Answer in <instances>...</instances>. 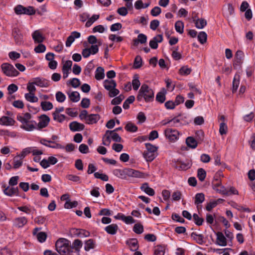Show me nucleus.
<instances>
[{
  "label": "nucleus",
  "instance_id": "f257e3e1",
  "mask_svg": "<svg viewBox=\"0 0 255 255\" xmlns=\"http://www.w3.org/2000/svg\"><path fill=\"white\" fill-rule=\"evenodd\" d=\"M82 246V242L79 239L75 240L72 244L65 238H59L55 243L56 250L60 255H80Z\"/></svg>",
  "mask_w": 255,
  "mask_h": 255
},
{
  "label": "nucleus",
  "instance_id": "f03ea898",
  "mask_svg": "<svg viewBox=\"0 0 255 255\" xmlns=\"http://www.w3.org/2000/svg\"><path fill=\"white\" fill-rule=\"evenodd\" d=\"M143 99L147 103L152 102L154 100V92L146 84L142 85L136 97L138 101H141Z\"/></svg>",
  "mask_w": 255,
  "mask_h": 255
},
{
  "label": "nucleus",
  "instance_id": "7ed1b4c3",
  "mask_svg": "<svg viewBox=\"0 0 255 255\" xmlns=\"http://www.w3.org/2000/svg\"><path fill=\"white\" fill-rule=\"evenodd\" d=\"M111 138L115 142H121L122 138L114 131L108 130L106 131L103 137L102 144L106 146H109L111 143Z\"/></svg>",
  "mask_w": 255,
  "mask_h": 255
},
{
  "label": "nucleus",
  "instance_id": "20e7f679",
  "mask_svg": "<svg viewBox=\"0 0 255 255\" xmlns=\"http://www.w3.org/2000/svg\"><path fill=\"white\" fill-rule=\"evenodd\" d=\"M146 150L143 153V157L147 161L151 162L156 157L157 148L150 143L145 144Z\"/></svg>",
  "mask_w": 255,
  "mask_h": 255
},
{
  "label": "nucleus",
  "instance_id": "39448f33",
  "mask_svg": "<svg viewBox=\"0 0 255 255\" xmlns=\"http://www.w3.org/2000/svg\"><path fill=\"white\" fill-rule=\"evenodd\" d=\"M1 69L3 73L8 77L17 76L19 72L13 67V66L8 63H4L1 65Z\"/></svg>",
  "mask_w": 255,
  "mask_h": 255
},
{
  "label": "nucleus",
  "instance_id": "423d86ee",
  "mask_svg": "<svg viewBox=\"0 0 255 255\" xmlns=\"http://www.w3.org/2000/svg\"><path fill=\"white\" fill-rule=\"evenodd\" d=\"M245 55L243 51L238 50L237 51L233 63V66L235 69H240L243 63Z\"/></svg>",
  "mask_w": 255,
  "mask_h": 255
},
{
  "label": "nucleus",
  "instance_id": "0eeeda50",
  "mask_svg": "<svg viewBox=\"0 0 255 255\" xmlns=\"http://www.w3.org/2000/svg\"><path fill=\"white\" fill-rule=\"evenodd\" d=\"M125 172L126 178L128 177L143 178L144 177V173L138 170H135L131 168H124Z\"/></svg>",
  "mask_w": 255,
  "mask_h": 255
},
{
  "label": "nucleus",
  "instance_id": "6e6552de",
  "mask_svg": "<svg viewBox=\"0 0 255 255\" xmlns=\"http://www.w3.org/2000/svg\"><path fill=\"white\" fill-rule=\"evenodd\" d=\"M12 36L17 44H20L23 41V34L17 27H14L12 30Z\"/></svg>",
  "mask_w": 255,
  "mask_h": 255
},
{
  "label": "nucleus",
  "instance_id": "1a4fd4ad",
  "mask_svg": "<svg viewBox=\"0 0 255 255\" xmlns=\"http://www.w3.org/2000/svg\"><path fill=\"white\" fill-rule=\"evenodd\" d=\"M164 134L166 138L170 141H175L179 135V132L176 129L172 128H167L164 130Z\"/></svg>",
  "mask_w": 255,
  "mask_h": 255
},
{
  "label": "nucleus",
  "instance_id": "9d476101",
  "mask_svg": "<svg viewBox=\"0 0 255 255\" xmlns=\"http://www.w3.org/2000/svg\"><path fill=\"white\" fill-rule=\"evenodd\" d=\"M40 142L48 147L52 148H59V149H64V146L62 145L59 143H57L55 142V141L53 140H48L46 139H42L40 140Z\"/></svg>",
  "mask_w": 255,
  "mask_h": 255
},
{
  "label": "nucleus",
  "instance_id": "9b49d317",
  "mask_svg": "<svg viewBox=\"0 0 255 255\" xmlns=\"http://www.w3.org/2000/svg\"><path fill=\"white\" fill-rule=\"evenodd\" d=\"M40 142L48 147L52 148H59V149H64V146L62 145L59 143H57L55 142V141L53 140H48L46 139H42L40 140Z\"/></svg>",
  "mask_w": 255,
  "mask_h": 255
},
{
  "label": "nucleus",
  "instance_id": "f8f14e48",
  "mask_svg": "<svg viewBox=\"0 0 255 255\" xmlns=\"http://www.w3.org/2000/svg\"><path fill=\"white\" fill-rule=\"evenodd\" d=\"M32 83L40 87H48L50 85L49 81L40 77L33 78Z\"/></svg>",
  "mask_w": 255,
  "mask_h": 255
},
{
  "label": "nucleus",
  "instance_id": "ddd939ff",
  "mask_svg": "<svg viewBox=\"0 0 255 255\" xmlns=\"http://www.w3.org/2000/svg\"><path fill=\"white\" fill-rule=\"evenodd\" d=\"M50 122V118L46 115H42L39 117V122L37 124L39 129H41L46 127Z\"/></svg>",
  "mask_w": 255,
  "mask_h": 255
},
{
  "label": "nucleus",
  "instance_id": "4468645a",
  "mask_svg": "<svg viewBox=\"0 0 255 255\" xmlns=\"http://www.w3.org/2000/svg\"><path fill=\"white\" fill-rule=\"evenodd\" d=\"M126 244L129 247L131 251H136L138 249L139 246L138 241L135 238H132L126 241Z\"/></svg>",
  "mask_w": 255,
  "mask_h": 255
},
{
  "label": "nucleus",
  "instance_id": "2eb2a0df",
  "mask_svg": "<svg viewBox=\"0 0 255 255\" xmlns=\"http://www.w3.org/2000/svg\"><path fill=\"white\" fill-rule=\"evenodd\" d=\"M27 223V219L24 217L16 218L13 220V226L16 228H22Z\"/></svg>",
  "mask_w": 255,
  "mask_h": 255
},
{
  "label": "nucleus",
  "instance_id": "dca6fc26",
  "mask_svg": "<svg viewBox=\"0 0 255 255\" xmlns=\"http://www.w3.org/2000/svg\"><path fill=\"white\" fill-rule=\"evenodd\" d=\"M69 128L73 131H81L84 129L85 126L83 124L74 121L69 124Z\"/></svg>",
  "mask_w": 255,
  "mask_h": 255
},
{
  "label": "nucleus",
  "instance_id": "f3484780",
  "mask_svg": "<svg viewBox=\"0 0 255 255\" xmlns=\"http://www.w3.org/2000/svg\"><path fill=\"white\" fill-rule=\"evenodd\" d=\"M100 118V116L99 114H90L85 121V123L88 125L96 124Z\"/></svg>",
  "mask_w": 255,
  "mask_h": 255
},
{
  "label": "nucleus",
  "instance_id": "a211bd4d",
  "mask_svg": "<svg viewBox=\"0 0 255 255\" xmlns=\"http://www.w3.org/2000/svg\"><path fill=\"white\" fill-rule=\"evenodd\" d=\"M4 193L8 196L18 195V189L16 187L8 186L3 190Z\"/></svg>",
  "mask_w": 255,
  "mask_h": 255
},
{
  "label": "nucleus",
  "instance_id": "6ab92c4d",
  "mask_svg": "<svg viewBox=\"0 0 255 255\" xmlns=\"http://www.w3.org/2000/svg\"><path fill=\"white\" fill-rule=\"evenodd\" d=\"M217 240L216 244L221 246H226L227 245V240L222 232H218L216 233Z\"/></svg>",
  "mask_w": 255,
  "mask_h": 255
},
{
  "label": "nucleus",
  "instance_id": "aec40b11",
  "mask_svg": "<svg viewBox=\"0 0 255 255\" xmlns=\"http://www.w3.org/2000/svg\"><path fill=\"white\" fill-rule=\"evenodd\" d=\"M74 235L80 238H85L90 236V233L89 231L81 229H74L73 230Z\"/></svg>",
  "mask_w": 255,
  "mask_h": 255
},
{
  "label": "nucleus",
  "instance_id": "412c9836",
  "mask_svg": "<svg viewBox=\"0 0 255 255\" xmlns=\"http://www.w3.org/2000/svg\"><path fill=\"white\" fill-rule=\"evenodd\" d=\"M32 37L35 43H41L44 40V37L39 30L34 31L32 34Z\"/></svg>",
  "mask_w": 255,
  "mask_h": 255
},
{
  "label": "nucleus",
  "instance_id": "4be33fe9",
  "mask_svg": "<svg viewBox=\"0 0 255 255\" xmlns=\"http://www.w3.org/2000/svg\"><path fill=\"white\" fill-rule=\"evenodd\" d=\"M166 90L163 88L156 96V101L161 104L163 103L166 100Z\"/></svg>",
  "mask_w": 255,
  "mask_h": 255
},
{
  "label": "nucleus",
  "instance_id": "5701e85b",
  "mask_svg": "<svg viewBox=\"0 0 255 255\" xmlns=\"http://www.w3.org/2000/svg\"><path fill=\"white\" fill-rule=\"evenodd\" d=\"M15 123L14 120L11 118L2 116L0 118V125L6 126H12Z\"/></svg>",
  "mask_w": 255,
  "mask_h": 255
},
{
  "label": "nucleus",
  "instance_id": "b1692460",
  "mask_svg": "<svg viewBox=\"0 0 255 255\" xmlns=\"http://www.w3.org/2000/svg\"><path fill=\"white\" fill-rule=\"evenodd\" d=\"M119 229L118 226L116 224H112L105 227V231L110 235H115Z\"/></svg>",
  "mask_w": 255,
  "mask_h": 255
},
{
  "label": "nucleus",
  "instance_id": "393cba45",
  "mask_svg": "<svg viewBox=\"0 0 255 255\" xmlns=\"http://www.w3.org/2000/svg\"><path fill=\"white\" fill-rule=\"evenodd\" d=\"M140 189L142 191H144L149 196H153L155 194L154 190L152 188L149 187L147 183H143L141 185Z\"/></svg>",
  "mask_w": 255,
  "mask_h": 255
},
{
  "label": "nucleus",
  "instance_id": "a878e982",
  "mask_svg": "<svg viewBox=\"0 0 255 255\" xmlns=\"http://www.w3.org/2000/svg\"><path fill=\"white\" fill-rule=\"evenodd\" d=\"M117 83L114 80H105L104 81V86L105 88L109 91L113 88H116Z\"/></svg>",
  "mask_w": 255,
  "mask_h": 255
},
{
  "label": "nucleus",
  "instance_id": "bb28decb",
  "mask_svg": "<svg viewBox=\"0 0 255 255\" xmlns=\"http://www.w3.org/2000/svg\"><path fill=\"white\" fill-rule=\"evenodd\" d=\"M198 141L192 136H189L186 138L187 145L192 148H195L198 144Z\"/></svg>",
  "mask_w": 255,
  "mask_h": 255
},
{
  "label": "nucleus",
  "instance_id": "cd10ccee",
  "mask_svg": "<svg viewBox=\"0 0 255 255\" xmlns=\"http://www.w3.org/2000/svg\"><path fill=\"white\" fill-rule=\"evenodd\" d=\"M104 69L102 67H98L96 71L95 78L97 80H101L104 78Z\"/></svg>",
  "mask_w": 255,
  "mask_h": 255
},
{
  "label": "nucleus",
  "instance_id": "c85d7f7f",
  "mask_svg": "<svg viewBox=\"0 0 255 255\" xmlns=\"http://www.w3.org/2000/svg\"><path fill=\"white\" fill-rule=\"evenodd\" d=\"M240 84V76L239 75L236 74L234 76L233 81V87H232V92L235 93Z\"/></svg>",
  "mask_w": 255,
  "mask_h": 255
},
{
  "label": "nucleus",
  "instance_id": "c756f323",
  "mask_svg": "<svg viewBox=\"0 0 255 255\" xmlns=\"http://www.w3.org/2000/svg\"><path fill=\"white\" fill-rule=\"evenodd\" d=\"M95 243L93 239H89L85 243L84 249L86 251H89L95 248Z\"/></svg>",
  "mask_w": 255,
  "mask_h": 255
},
{
  "label": "nucleus",
  "instance_id": "7c9ffc66",
  "mask_svg": "<svg viewBox=\"0 0 255 255\" xmlns=\"http://www.w3.org/2000/svg\"><path fill=\"white\" fill-rule=\"evenodd\" d=\"M40 106L41 109L44 111H47L51 110L53 106L52 103L50 102L42 101L41 102Z\"/></svg>",
  "mask_w": 255,
  "mask_h": 255
},
{
  "label": "nucleus",
  "instance_id": "2f4dec72",
  "mask_svg": "<svg viewBox=\"0 0 255 255\" xmlns=\"http://www.w3.org/2000/svg\"><path fill=\"white\" fill-rule=\"evenodd\" d=\"M205 200V195L202 193H197L195 196V204L199 205L202 203Z\"/></svg>",
  "mask_w": 255,
  "mask_h": 255
},
{
  "label": "nucleus",
  "instance_id": "473e14b6",
  "mask_svg": "<svg viewBox=\"0 0 255 255\" xmlns=\"http://www.w3.org/2000/svg\"><path fill=\"white\" fill-rule=\"evenodd\" d=\"M20 128L27 131H31L35 128L31 121H27L24 125L20 126Z\"/></svg>",
  "mask_w": 255,
  "mask_h": 255
},
{
  "label": "nucleus",
  "instance_id": "72a5a7b5",
  "mask_svg": "<svg viewBox=\"0 0 255 255\" xmlns=\"http://www.w3.org/2000/svg\"><path fill=\"white\" fill-rule=\"evenodd\" d=\"M125 129L129 132H134L137 130V127L131 122H128L125 127Z\"/></svg>",
  "mask_w": 255,
  "mask_h": 255
},
{
  "label": "nucleus",
  "instance_id": "f704fd0d",
  "mask_svg": "<svg viewBox=\"0 0 255 255\" xmlns=\"http://www.w3.org/2000/svg\"><path fill=\"white\" fill-rule=\"evenodd\" d=\"M24 97L25 99L30 102H37L38 100V98L35 96L34 93H26Z\"/></svg>",
  "mask_w": 255,
  "mask_h": 255
},
{
  "label": "nucleus",
  "instance_id": "c9c22d12",
  "mask_svg": "<svg viewBox=\"0 0 255 255\" xmlns=\"http://www.w3.org/2000/svg\"><path fill=\"white\" fill-rule=\"evenodd\" d=\"M113 174L116 176H117L119 178H120L121 179H126L124 169H115L113 171Z\"/></svg>",
  "mask_w": 255,
  "mask_h": 255
},
{
  "label": "nucleus",
  "instance_id": "e433bc0d",
  "mask_svg": "<svg viewBox=\"0 0 255 255\" xmlns=\"http://www.w3.org/2000/svg\"><path fill=\"white\" fill-rule=\"evenodd\" d=\"M132 84L134 90H137L139 87L140 83L139 82V77L137 74L134 75L133 80L132 81Z\"/></svg>",
  "mask_w": 255,
  "mask_h": 255
},
{
  "label": "nucleus",
  "instance_id": "4c0bfd02",
  "mask_svg": "<svg viewBox=\"0 0 255 255\" xmlns=\"http://www.w3.org/2000/svg\"><path fill=\"white\" fill-rule=\"evenodd\" d=\"M207 35L204 31L200 32L198 35V39L201 44H204L206 42Z\"/></svg>",
  "mask_w": 255,
  "mask_h": 255
},
{
  "label": "nucleus",
  "instance_id": "58836bf2",
  "mask_svg": "<svg viewBox=\"0 0 255 255\" xmlns=\"http://www.w3.org/2000/svg\"><path fill=\"white\" fill-rule=\"evenodd\" d=\"M175 28L176 31L182 34L183 32V29H184V23L181 21H177L175 22Z\"/></svg>",
  "mask_w": 255,
  "mask_h": 255
},
{
  "label": "nucleus",
  "instance_id": "ea45409f",
  "mask_svg": "<svg viewBox=\"0 0 255 255\" xmlns=\"http://www.w3.org/2000/svg\"><path fill=\"white\" fill-rule=\"evenodd\" d=\"M191 237L196 241L197 243L199 244H202L203 243V236L201 234H197L196 233L193 232Z\"/></svg>",
  "mask_w": 255,
  "mask_h": 255
},
{
  "label": "nucleus",
  "instance_id": "a19ab883",
  "mask_svg": "<svg viewBox=\"0 0 255 255\" xmlns=\"http://www.w3.org/2000/svg\"><path fill=\"white\" fill-rule=\"evenodd\" d=\"M135 100L134 96H130L124 102L123 104V108L125 109H128L129 108V104L132 103Z\"/></svg>",
  "mask_w": 255,
  "mask_h": 255
},
{
  "label": "nucleus",
  "instance_id": "79ce46f5",
  "mask_svg": "<svg viewBox=\"0 0 255 255\" xmlns=\"http://www.w3.org/2000/svg\"><path fill=\"white\" fill-rule=\"evenodd\" d=\"M69 97L73 102H77L80 100V94L77 92H72L69 95Z\"/></svg>",
  "mask_w": 255,
  "mask_h": 255
},
{
  "label": "nucleus",
  "instance_id": "37998d69",
  "mask_svg": "<svg viewBox=\"0 0 255 255\" xmlns=\"http://www.w3.org/2000/svg\"><path fill=\"white\" fill-rule=\"evenodd\" d=\"M94 65L93 64L92 61H91L88 63L85 69H84V74L90 76L91 71L94 69Z\"/></svg>",
  "mask_w": 255,
  "mask_h": 255
},
{
  "label": "nucleus",
  "instance_id": "c03bdc74",
  "mask_svg": "<svg viewBox=\"0 0 255 255\" xmlns=\"http://www.w3.org/2000/svg\"><path fill=\"white\" fill-rule=\"evenodd\" d=\"M206 24V20L203 18L198 19L195 22L196 27L199 29L203 28Z\"/></svg>",
  "mask_w": 255,
  "mask_h": 255
},
{
  "label": "nucleus",
  "instance_id": "a18cd8bd",
  "mask_svg": "<svg viewBox=\"0 0 255 255\" xmlns=\"http://www.w3.org/2000/svg\"><path fill=\"white\" fill-rule=\"evenodd\" d=\"M143 226L140 224H134L133 231L134 233L137 234H141L143 232Z\"/></svg>",
  "mask_w": 255,
  "mask_h": 255
},
{
  "label": "nucleus",
  "instance_id": "49530a36",
  "mask_svg": "<svg viewBox=\"0 0 255 255\" xmlns=\"http://www.w3.org/2000/svg\"><path fill=\"white\" fill-rule=\"evenodd\" d=\"M165 249L164 247L157 246L154 251V255H164Z\"/></svg>",
  "mask_w": 255,
  "mask_h": 255
},
{
  "label": "nucleus",
  "instance_id": "de8ad7c7",
  "mask_svg": "<svg viewBox=\"0 0 255 255\" xmlns=\"http://www.w3.org/2000/svg\"><path fill=\"white\" fill-rule=\"evenodd\" d=\"M206 176V172L203 168H199L197 172V176L201 181L204 180Z\"/></svg>",
  "mask_w": 255,
  "mask_h": 255
},
{
  "label": "nucleus",
  "instance_id": "09e8293b",
  "mask_svg": "<svg viewBox=\"0 0 255 255\" xmlns=\"http://www.w3.org/2000/svg\"><path fill=\"white\" fill-rule=\"evenodd\" d=\"M99 18V15L94 14L86 22L85 26L87 27H90L96 20Z\"/></svg>",
  "mask_w": 255,
  "mask_h": 255
},
{
  "label": "nucleus",
  "instance_id": "8fccbe9b",
  "mask_svg": "<svg viewBox=\"0 0 255 255\" xmlns=\"http://www.w3.org/2000/svg\"><path fill=\"white\" fill-rule=\"evenodd\" d=\"M36 237L39 242L43 243L47 238V234L45 232H40L37 234Z\"/></svg>",
  "mask_w": 255,
  "mask_h": 255
},
{
  "label": "nucleus",
  "instance_id": "3c124183",
  "mask_svg": "<svg viewBox=\"0 0 255 255\" xmlns=\"http://www.w3.org/2000/svg\"><path fill=\"white\" fill-rule=\"evenodd\" d=\"M228 127L225 122H222L220 124L219 132L221 135L226 134L227 133Z\"/></svg>",
  "mask_w": 255,
  "mask_h": 255
},
{
  "label": "nucleus",
  "instance_id": "603ef678",
  "mask_svg": "<svg viewBox=\"0 0 255 255\" xmlns=\"http://www.w3.org/2000/svg\"><path fill=\"white\" fill-rule=\"evenodd\" d=\"M142 59L140 56H137L134 59L133 66L135 69L139 68L142 66Z\"/></svg>",
  "mask_w": 255,
  "mask_h": 255
},
{
  "label": "nucleus",
  "instance_id": "864d4df0",
  "mask_svg": "<svg viewBox=\"0 0 255 255\" xmlns=\"http://www.w3.org/2000/svg\"><path fill=\"white\" fill-rule=\"evenodd\" d=\"M78 205V202L76 201H74L73 202H71L70 200L67 201L65 204L64 207L66 209H71L74 207H76Z\"/></svg>",
  "mask_w": 255,
  "mask_h": 255
},
{
  "label": "nucleus",
  "instance_id": "5fc2aeb1",
  "mask_svg": "<svg viewBox=\"0 0 255 255\" xmlns=\"http://www.w3.org/2000/svg\"><path fill=\"white\" fill-rule=\"evenodd\" d=\"M56 100L60 103L63 102L66 99L65 95L61 92L58 91L55 95Z\"/></svg>",
  "mask_w": 255,
  "mask_h": 255
},
{
  "label": "nucleus",
  "instance_id": "6e6d98bb",
  "mask_svg": "<svg viewBox=\"0 0 255 255\" xmlns=\"http://www.w3.org/2000/svg\"><path fill=\"white\" fill-rule=\"evenodd\" d=\"M24 11L23 14L27 15H33L35 13V11L33 7L29 6L27 7L24 6Z\"/></svg>",
  "mask_w": 255,
  "mask_h": 255
},
{
  "label": "nucleus",
  "instance_id": "4d7b16f0",
  "mask_svg": "<svg viewBox=\"0 0 255 255\" xmlns=\"http://www.w3.org/2000/svg\"><path fill=\"white\" fill-rule=\"evenodd\" d=\"M94 176L96 178L100 179L103 181H107L109 180V177L107 175L102 173H100L99 172H95Z\"/></svg>",
  "mask_w": 255,
  "mask_h": 255
},
{
  "label": "nucleus",
  "instance_id": "13d9d810",
  "mask_svg": "<svg viewBox=\"0 0 255 255\" xmlns=\"http://www.w3.org/2000/svg\"><path fill=\"white\" fill-rule=\"evenodd\" d=\"M193 218L194 220L195 223L197 226H201L203 224V223L204 222V219L199 217L197 214H194L193 215Z\"/></svg>",
  "mask_w": 255,
  "mask_h": 255
},
{
  "label": "nucleus",
  "instance_id": "bf43d9fd",
  "mask_svg": "<svg viewBox=\"0 0 255 255\" xmlns=\"http://www.w3.org/2000/svg\"><path fill=\"white\" fill-rule=\"evenodd\" d=\"M17 90L18 87L14 84H11L7 87L8 94L9 95H12L13 93L17 91Z\"/></svg>",
  "mask_w": 255,
  "mask_h": 255
},
{
  "label": "nucleus",
  "instance_id": "052dcab7",
  "mask_svg": "<svg viewBox=\"0 0 255 255\" xmlns=\"http://www.w3.org/2000/svg\"><path fill=\"white\" fill-rule=\"evenodd\" d=\"M47 219L46 217H43L41 216H39L36 217L34 219V222L36 224L38 225H43L45 223L46 220Z\"/></svg>",
  "mask_w": 255,
  "mask_h": 255
},
{
  "label": "nucleus",
  "instance_id": "680f3d73",
  "mask_svg": "<svg viewBox=\"0 0 255 255\" xmlns=\"http://www.w3.org/2000/svg\"><path fill=\"white\" fill-rule=\"evenodd\" d=\"M204 132L202 130H198L195 133V137L198 142H201L204 139Z\"/></svg>",
  "mask_w": 255,
  "mask_h": 255
},
{
  "label": "nucleus",
  "instance_id": "e2e57ef3",
  "mask_svg": "<svg viewBox=\"0 0 255 255\" xmlns=\"http://www.w3.org/2000/svg\"><path fill=\"white\" fill-rule=\"evenodd\" d=\"M46 50V47L44 45L39 43L34 48V51L36 53H40L44 52Z\"/></svg>",
  "mask_w": 255,
  "mask_h": 255
},
{
  "label": "nucleus",
  "instance_id": "0e129e2a",
  "mask_svg": "<svg viewBox=\"0 0 255 255\" xmlns=\"http://www.w3.org/2000/svg\"><path fill=\"white\" fill-rule=\"evenodd\" d=\"M79 151L83 154H86L89 152L88 146L84 143L80 145L79 147Z\"/></svg>",
  "mask_w": 255,
  "mask_h": 255
},
{
  "label": "nucleus",
  "instance_id": "69168bd1",
  "mask_svg": "<svg viewBox=\"0 0 255 255\" xmlns=\"http://www.w3.org/2000/svg\"><path fill=\"white\" fill-rule=\"evenodd\" d=\"M53 119L59 123H62L65 119L66 117L64 115H59V114H53Z\"/></svg>",
  "mask_w": 255,
  "mask_h": 255
},
{
  "label": "nucleus",
  "instance_id": "338daca9",
  "mask_svg": "<svg viewBox=\"0 0 255 255\" xmlns=\"http://www.w3.org/2000/svg\"><path fill=\"white\" fill-rule=\"evenodd\" d=\"M161 12V9L159 6H155L150 11L151 14L153 16H157Z\"/></svg>",
  "mask_w": 255,
  "mask_h": 255
},
{
  "label": "nucleus",
  "instance_id": "774afa93",
  "mask_svg": "<svg viewBox=\"0 0 255 255\" xmlns=\"http://www.w3.org/2000/svg\"><path fill=\"white\" fill-rule=\"evenodd\" d=\"M90 105V101L88 98H83L81 102V106L83 108H88Z\"/></svg>",
  "mask_w": 255,
  "mask_h": 255
}]
</instances>
